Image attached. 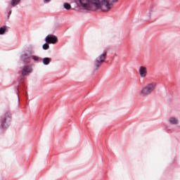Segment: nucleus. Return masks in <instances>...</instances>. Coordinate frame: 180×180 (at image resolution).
I'll return each mask as SVG.
<instances>
[{"instance_id":"f257e3e1","label":"nucleus","mask_w":180,"mask_h":180,"mask_svg":"<svg viewBox=\"0 0 180 180\" xmlns=\"http://www.w3.org/2000/svg\"><path fill=\"white\" fill-rule=\"evenodd\" d=\"M119 0H79L82 8L91 11L93 8L100 9L103 12H109L113 9V4Z\"/></svg>"},{"instance_id":"f03ea898","label":"nucleus","mask_w":180,"mask_h":180,"mask_svg":"<svg viewBox=\"0 0 180 180\" xmlns=\"http://www.w3.org/2000/svg\"><path fill=\"white\" fill-rule=\"evenodd\" d=\"M155 88H157V83H148L145 85L141 90H139V95L142 98L148 96V95H151V94H153V91H155Z\"/></svg>"},{"instance_id":"7ed1b4c3","label":"nucleus","mask_w":180,"mask_h":180,"mask_svg":"<svg viewBox=\"0 0 180 180\" xmlns=\"http://www.w3.org/2000/svg\"><path fill=\"white\" fill-rule=\"evenodd\" d=\"M98 55L95 58L94 62V67H95L96 71H98V70H99V68H101V65H102V63H103L105 62V60H106L108 50L100 49L98 51Z\"/></svg>"},{"instance_id":"20e7f679","label":"nucleus","mask_w":180,"mask_h":180,"mask_svg":"<svg viewBox=\"0 0 180 180\" xmlns=\"http://www.w3.org/2000/svg\"><path fill=\"white\" fill-rule=\"evenodd\" d=\"M45 41H46V43H49V44H56V43L58 41V39L56 35L50 34L46 36V37L45 38Z\"/></svg>"},{"instance_id":"39448f33","label":"nucleus","mask_w":180,"mask_h":180,"mask_svg":"<svg viewBox=\"0 0 180 180\" xmlns=\"http://www.w3.org/2000/svg\"><path fill=\"white\" fill-rule=\"evenodd\" d=\"M139 75L141 78H146L147 77V74H148L147 71V68L146 66H140L139 68Z\"/></svg>"},{"instance_id":"423d86ee","label":"nucleus","mask_w":180,"mask_h":180,"mask_svg":"<svg viewBox=\"0 0 180 180\" xmlns=\"http://www.w3.org/2000/svg\"><path fill=\"white\" fill-rule=\"evenodd\" d=\"M33 70L32 69V66L30 65H25L23 67L22 70V75L25 77V75H29L30 72H32Z\"/></svg>"},{"instance_id":"0eeeda50","label":"nucleus","mask_w":180,"mask_h":180,"mask_svg":"<svg viewBox=\"0 0 180 180\" xmlns=\"http://www.w3.org/2000/svg\"><path fill=\"white\" fill-rule=\"evenodd\" d=\"M6 120H11V113L9 112H7L6 114H5L4 118L1 120V126L3 127H4L5 126L4 123L6 122Z\"/></svg>"},{"instance_id":"6e6552de","label":"nucleus","mask_w":180,"mask_h":180,"mask_svg":"<svg viewBox=\"0 0 180 180\" xmlns=\"http://www.w3.org/2000/svg\"><path fill=\"white\" fill-rule=\"evenodd\" d=\"M169 122L170 124H178L179 123V120H178V118L175 117H171L169 119Z\"/></svg>"},{"instance_id":"1a4fd4ad","label":"nucleus","mask_w":180,"mask_h":180,"mask_svg":"<svg viewBox=\"0 0 180 180\" xmlns=\"http://www.w3.org/2000/svg\"><path fill=\"white\" fill-rule=\"evenodd\" d=\"M42 63L44 65H49L50 63H51V58H44L42 59Z\"/></svg>"},{"instance_id":"9d476101","label":"nucleus","mask_w":180,"mask_h":180,"mask_svg":"<svg viewBox=\"0 0 180 180\" xmlns=\"http://www.w3.org/2000/svg\"><path fill=\"white\" fill-rule=\"evenodd\" d=\"M20 4V0H11V6L13 8H15V6H18Z\"/></svg>"},{"instance_id":"9b49d317","label":"nucleus","mask_w":180,"mask_h":180,"mask_svg":"<svg viewBox=\"0 0 180 180\" xmlns=\"http://www.w3.org/2000/svg\"><path fill=\"white\" fill-rule=\"evenodd\" d=\"M31 58L33 61H41V58L37 56H31Z\"/></svg>"},{"instance_id":"f8f14e48","label":"nucleus","mask_w":180,"mask_h":180,"mask_svg":"<svg viewBox=\"0 0 180 180\" xmlns=\"http://www.w3.org/2000/svg\"><path fill=\"white\" fill-rule=\"evenodd\" d=\"M63 8L64 9H66V11H70V9H71V4L68 3H64Z\"/></svg>"},{"instance_id":"ddd939ff","label":"nucleus","mask_w":180,"mask_h":180,"mask_svg":"<svg viewBox=\"0 0 180 180\" xmlns=\"http://www.w3.org/2000/svg\"><path fill=\"white\" fill-rule=\"evenodd\" d=\"M8 30L6 27H2L0 28V34H4V33Z\"/></svg>"},{"instance_id":"4468645a","label":"nucleus","mask_w":180,"mask_h":180,"mask_svg":"<svg viewBox=\"0 0 180 180\" xmlns=\"http://www.w3.org/2000/svg\"><path fill=\"white\" fill-rule=\"evenodd\" d=\"M27 53L33 54L34 53V49L32 46H29L27 49Z\"/></svg>"},{"instance_id":"2eb2a0df","label":"nucleus","mask_w":180,"mask_h":180,"mask_svg":"<svg viewBox=\"0 0 180 180\" xmlns=\"http://www.w3.org/2000/svg\"><path fill=\"white\" fill-rule=\"evenodd\" d=\"M30 58V57L29 56L26 55V54H24V55L22 56V61H23L24 63H27V61Z\"/></svg>"},{"instance_id":"dca6fc26","label":"nucleus","mask_w":180,"mask_h":180,"mask_svg":"<svg viewBox=\"0 0 180 180\" xmlns=\"http://www.w3.org/2000/svg\"><path fill=\"white\" fill-rule=\"evenodd\" d=\"M42 49L44 50H49V49H50V46L49 45V44L45 43L43 46H42Z\"/></svg>"},{"instance_id":"f3484780","label":"nucleus","mask_w":180,"mask_h":180,"mask_svg":"<svg viewBox=\"0 0 180 180\" xmlns=\"http://www.w3.org/2000/svg\"><path fill=\"white\" fill-rule=\"evenodd\" d=\"M50 1H51V0H44V2L47 4V3L50 2Z\"/></svg>"}]
</instances>
